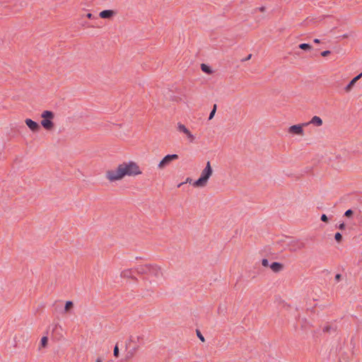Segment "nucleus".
I'll return each instance as SVG.
<instances>
[{
  "label": "nucleus",
  "instance_id": "1",
  "mask_svg": "<svg viewBox=\"0 0 362 362\" xmlns=\"http://www.w3.org/2000/svg\"><path fill=\"white\" fill-rule=\"evenodd\" d=\"M142 172L139 166L134 161L124 162L119 164L116 170L106 171L105 177L110 182H115L122 179L124 176H136L141 175Z\"/></svg>",
  "mask_w": 362,
  "mask_h": 362
},
{
  "label": "nucleus",
  "instance_id": "2",
  "mask_svg": "<svg viewBox=\"0 0 362 362\" xmlns=\"http://www.w3.org/2000/svg\"><path fill=\"white\" fill-rule=\"evenodd\" d=\"M213 173V170L211 166L210 161L206 163V167L203 169L200 177L193 182L192 185L194 187H204L206 185L209 177Z\"/></svg>",
  "mask_w": 362,
  "mask_h": 362
},
{
  "label": "nucleus",
  "instance_id": "3",
  "mask_svg": "<svg viewBox=\"0 0 362 362\" xmlns=\"http://www.w3.org/2000/svg\"><path fill=\"white\" fill-rule=\"evenodd\" d=\"M41 117L43 118L41 121V125L47 130L52 129L54 127V123L52 121L54 117V113L49 110H45Z\"/></svg>",
  "mask_w": 362,
  "mask_h": 362
},
{
  "label": "nucleus",
  "instance_id": "4",
  "mask_svg": "<svg viewBox=\"0 0 362 362\" xmlns=\"http://www.w3.org/2000/svg\"><path fill=\"white\" fill-rule=\"evenodd\" d=\"M178 159V155L177 154H168L165 156L158 163V168L159 169H163L168 165L173 160Z\"/></svg>",
  "mask_w": 362,
  "mask_h": 362
},
{
  "label": "nucleus",
  "instance_id": "5",
  "mask_svg": "<svg viewBox=\"0 0 362 362\" xmlns=\"http://www.w3.org/2000/svg\"><path fill=\"white\" fill-rule=\"evenodd\" d=\"M309 123H303L300 124L292 125L288 128V133L292 134L300 135L304 134L303 127L308 126Z\"/></svg>",
  "mask_w": 362,
  "mask_h": 362
},
{
  "label": "nucleus",
  "instance_id": "6",
  "mask_svg": "<svg viewBox=\"0 0 362 362\" xmlns=\"http://www.w3.org/2000/svg\"><path fill=\"white\" fill-rule=\"evenodd\" d=\"M148 274H151L156 278H158L162 275L161 267L157 264H149Z\"/></svg>",
  "mask_w": 362,
  "mask_h": 362
},
{
  "label": "nucleus",
  "instance_id": "7",
  "mask_svg": "<svg viewBox=\"0 0 362 362\" xmlns=\"http://www.w3.org/2000/svg\"><path fill=\"white\" fill-rule=\"evenodd\" d=\"M177 130L180 132H182L185 134L190 142H193L194 140V135L190 132V131L182 124L178 123L177 124Z\"/></svg>",
  "mask_w": 362,
  "mask_h": 362
},
{
  "label": "nucleus",
  "instance_id": "8",
  "mask_svg": "<svg viewBox=\"0 0 362 362\" xmlns=\"http://www.w3.org/2000/svg\"><path fill=\"white\" fill-rule=\"evenodd\" d=\"M116 14L115 11L109 9L100 11L98 16L103 19H112Z\"/></svg>",
  "mask_w": 362,
  "mask_h": 362
},
{
  "label": "nucleus",
  "instance_id": "9",
  "mask_svg": "<svg viewBox=\"0 0 362 362\" xmlns=\"http://www.w3.org/2000/svg\"><path fill=\"white\" fill-rule=\"evenodd\" d=\"M362 76V72L355 76L354 78L351 80V81L348 83V85L344 88V90L346 93H349L353 87L354 86L355 83L361 78Z\"/></svg>",
  "mask_w": 362,
  "mask_h": 362
},
{
  "label": "nucleus",
  "instance_id": "10",
  "mask_svg": "<svg viewBox=\"0 0 362 362\" xmlns=\"http://www.w3.org/2000/svg\"><path fill=\"white\" fill-rule=\"evenodd\" d=\"M149 264H140L134 268V270L138 274H148Z\"/></svg>",
  "mask_w": 362,
  "mask_h": 362
},
{
  "label": "nucleus",
  "instance_id": "11",
  "mask_svg": "<svg viewBox=\"0 0 362 362\" xmlns=\"http://www.w3.org/2000/svg\"><path fill=\"white\" fill-rule=\"evenodd\" d=\"M132 272V269H124L121 272L120 276L124 279H132V280L137 281L138 279L133 275Z\"/></svg>",
  "mask_w": 362,
  "mask_h": 362
},
{
  "label": "nucleus",
  "instance_id": "12",
  "mask_svg": "<svg viewBox=\"0 0 362 362\" xmlns=\"http://www.w3.org/2000/svg\"><path fill=\"white\" fill-rule=\"evenodd\" d=\"M25 123L30 128V129L34 132H37L40 129V125L31 119H26L25 120Z\"/></svg>",
  "mask_w": 362,
  "mask_h": 362
},
{
  "label": "nucleus",
  "instance_id": "13",
  "mask_svg": "<svg viewBox=\"0 0 362 362\" xmlns=\"http://www.w3.org/2000/svg\"><path fill=\"white\" fill-rule=\"evenodd\" d=\"M138 349H139V346H134L133 349L127 351V352L125 355L124 361H129V360H131L134 356Z\"/></svg>",
  "mask_w": 362,
  "mask_h": 362
},
{
  "label": "nucleus",
  "instance_id": "14",
  "mask_svg": "<svg viewBox=\"0 0 362 362\" xmlns=\"http://www.w3.org/2000/svg\"><path fill=\"white\" fill-rule=\"evenodd\" d=\"M269 267L274 272L277 273L283 269L284 265L281 263L274 262L269 265Z\"/></svg>",
  "mask_w": 362,
  "mask_h": 362
},
{
  "label": "nucleus",
  "instance_id": "15",
  "mask_svg": "<svg viewBox=\"0 0 362 362\" xmlns=\"http://www.w3.org/2000/svg\"><path fill=\"white\" fill-rule=\"evenodd\" d=\"M308 123L309 124H313L317 127H320L322 125V120L320 117L314 116Z\"/></svg>",
  "mask_w": 362,
  "mask_h": 362
},
{
  "label": "nucleus",
  "instance_id": "16",
  "mask_svg": "<svg viewBox=\"0 0 362 362\" xmlns=\"http://www.w3.org/2000/svg\"><path fill=\"white\" fill-rule=\"evenodd\" d=\"M201 69L202 71H204V73L208 74H211L213 72L211 67L205 64H201Z\"/></svg>",
  "mask_w": 362,
  "mask_h": 362
},
{
  "label": "nucleus",
  "instance_id": "17",
  "mask_svg": "<svg viewBox=\"0 0 362 362\" xmlns=\"http://www.w3.org/2000/svg\"><path fill=\"white\" fill-rule=\"evenodd\" d=\"M74 308V303L71 300H68L66 302L64 306V313H69L71 309Z\"/></svg>",
  "mask_w": 362,
  "mask_h": 362
},
{
  "label": "nucleus",
  "instance_id": "18",
  "mask_svg": "<svg viewBox=\"0 0 362 362\" xmlns=\"http://www.w3.org/2000/svg\"><path fill=\"white\" fill-rule=\"evenodd\" d=\"M299 48L303 50H310L312 49V46L307 43H302L299 45Z\"/></svg>",
  "mask_w": 362,
  "mask_h": 362
},
{
  "label": "nucleus",
  "instance_id": "19",
  "mask_svg": "<svg viewBox=\"0 0 362 362\" xmlns=\"http://www.w3.org/2000/svg\"><path fill=\"white\" fill-rule=\"evenodd\" d=\"M48 338L47 337H42L40 341V348H45L47 345Z\"/></svg>",
  "mask_w": 362,
  "mask_h": 362
},
{
  "label": "nucleus",
  "instance_id": "20",
  "mask_svg": "<svg viewBox=\"0 0 362 362\" xmlns=\"http://www.w3.org/2000/svg\"><path fill=\"white\" fill-rule=\"evenodd\" d=\"M216 108H217V105L216 104H214L213 109L209 114V119H211L214 117V116L216 112Z\"/></svg>",
  "mask_w": 362,
  "mask_h": 362
},
{
  "label": "nucleus",
  "instance_id": "21",
  "mask_svg": "<svg viewBox=\"0 0 362 362\" xmlns=\"http://www.w3.org/2000/svg\"><path fill=\"white\" fill-rule=\"evenodd\" d=\"M337 329V327H334L333 328L332 326L330 325H326L324 328H323V332H329L331 330H334V331H336Z\"/></svg>",
  "mask_w": 362,
  "mask_h": 362
},
{
  "label": "nucleus",
  "instance_id": "22",
  "mask_svg": "<svg viewBox=\"0 0 362 362\" xmlns=\"http://www.w3.org/2000/svg\"><path fill=\"white\" fill-rule=\"evenodd\" d=\"M196 334H197V337L202 341V342H204L205 341V338L204 337V336L202 335V334L201 333L200 330L199 329H196Z\"/></svg>",
  "mask_w": 362,
  "mask_h": 362
},
{
  "label": "nucleus",
  "instance_id": "23",
  "mask_svg": "<svg viewBox=\"0 0 362 362\" xmlns=\"http://www.w3.org/2000/svg\"><path fill=\"white\" fill-rule=\"evenodd\" d=\"M119 347H118V345L116 344L114 347L113 355L115 357L117 358V357H119Z\"/></svg>",
  "mask_w": 362,
  "mask_h": 362
},
{
  "label": "nucleus",
  "instance_id": "24",
  "mask_svg": "<svg viewBox=\"0 0 362 362\" xmlns=\"http://www.w3.org/2000/svg\"><path fill=\"white\" fill-rule=\"evenodd\" d=\"M334 239L337 243H340L342 240V235L340 233H336L334 235Z\"/></svg>",
  "mask_w": 362,
  "mask_h": 362
},
{
  "label": "nucleus",
  "instance_id": "25",
  "mask_svg": "<svg viewBox=\"0 0 362 362\" xmlns=\"http://www.w3.org/2000/svg\"><path fill=\"white\" fill-rule=\"evenodd\" d=\"M330 53L331 52L329 50H325L321 52V56L325 57L329 55Z\"/></svg>",
  "mask_w": 362,
  "mask_h": 362
},
{
  "label": "nucleus",
  "instance_id": "26",
  "mask_svg": "<svg viewBox=\"0 0 362 362\" xmlns=\"http://www.w3.org/2000/svg\"><path fill=\"white\" fill-rule=\"evenodd\" d=\"M353 214V211L351 209H348L346 211L344 216L349 217Z\"/></svg>",
  "mask_w": 362,
  "mask_h": 362
},
{
  "label": "nucleus",
  "instance_id": "27",
  "mask_svg": "<svg viewBox=\"0 0 362 362\" xmlns=\"http://www.w3.org/2000/svg\"><path fill=\"white\" fill-rule=\"evenodd\" d=\"M262 266L266 267L269 266V261L267 259H263L262 260Z\"/></svg>",
  "mask_w": 362,
  "mask_h": 362
},
{
  "label": "nucleus",
  "instance_id": "28",
  "mask_svg": "<svg viewBox=\"0 0 362 362\" xmlns=\"http://www.w3.org/2000/svg\"><path fill=\"white\" fill-rule=\"evenodd\" d=\"M58 329H62V327H61V325H59V324H55V325H54V327H53L52 332H57V330Z\"/></svg>",
  "mask_w": 362,
  "mask_h": 362
},
{
  "label": "nucleus",
  "instance_id": "29",
  "mask_svg": "<svg viewBox=\"0 0 362 362\" xmlns=\"http://www.w3.org/2000/svg\"><path fill=\"white\" fill-rule=\"evenodd\" d=\"M334 279H335L336 282L340 281L341 279V274H336L335 277H334Z\"/></svg>",
  "mask_w": 362,
  "mask_h": 362
},
{
  "label": "nucleus",
  "instance_id": "30",
  "mask_svg": "<svg viewBox=\"0 0 362 362\" xmlns=\"http://www.w3.org/2000/svg\"><path fill=\"white\" fill-rule=\"evenodd\" d=\"M321 221L323 222H328V218L325 214H322L320 218Z\"/></svg>",
  "mask_w": 362,
  "mask_h": 362
},
{
  "label": "nucleus",
  "instance_id": "31",
  "mask_svg": "<svg viewBox=\"0 0 362 362\" xmlns=\"http://www.w3.org/2000/svg\"><path fill=\"white\" fill-rule=\"evenodd\" d=\"M86 17L89 19H94L96 18L91 13H88L86 14Z\"/></svg>",
  "mask_w": 362,
  "mask_h": 362
},
{
  "label": "nucleus",
  "instance_id": "32",
  "mask_svg": "<svg viewBox=\"0 0 362 362\" xmlns=\"http://www.w3.org/2000/svg\"><path fill=\"white\" fill-rule=\"evenodd\" d=\"M258 10L260 12H264L266 11V8L264 6H261L259 8H257L255 11Z\"/></svg>",
  "mask_w": 362,
  "mask_h": 362
},
{
  "label": "nucleus",
  "instance_id": "33",
  "mask_svg": "<svg viewBox=\"0 0 362 362\" xmlns=\"http://www.w3.org/2000/svg\"><path fill=\"white\" fill-rule=\"evenodd\" d=\"M345 223H341L339 225L338 228L340 230H344L345 228Z\"/></svg>",
  "mask_w": 362,
  "mask_h": 362
},
{
  "label": "nucleus",
  "instance_id": "34",
  "mask_svg": "<svg viewBox=\"0 0 362 362\" xmlns=\"http://www.w3.org/2000/svg\"><path fill=\"white\" fill-rule=\"evenodd\" d=\"M251 57H252V54H250L249 55H247V57H245V59H242V62H246V61H247V60L250 59H251Z\"/></svg>",
  "mask_w": 362,
  "mask_h": 362
},
{
  "label": "nucleus",
  "instance_id": "35",
  "mask_svg": "<svg viewBox=\"0 0 362 362\" xmlns=\"http://www.w3.org/2000/svg\"><path fill=\"white\" fill-rule=\"evenodd\" d=\"M304 247H305V244H304L303 243H300L298 244V248L299 250L303 249V248H304Z\"/></svg>",
  "mask_w": 362,
  "mask_h": 362
},
{
  "label": "nucleus",
  "instance_id": "36",
  "mask_svg": "<svg viewBox=\"0 0 362 362\" xmlns=\"http://www.w3.org/2000/svg\"><path fill=\"white\" fill-rule=\"evenodd\" d=\"M143 338H144L143 336H139V337H137V341L139 342H140L143 339Z\"/></svg>",
  "mask_w": 362,
  "mask_h": 362
},
{
  "label": "nucleus",
  "instance_id": "37",
  "mask_svg": "<svg viewBox=\"0 0 362 362\" xmlns=\"http://www.w3.org/2000/svg\"><path fill=\"white\" fill-rule=\"evenodd\" d=\"M314 42L316 43V44H319L320 42V40L319 39H315L314 40Z\"/></svg>",
  "mask_w": 362,
  "mask_h": 362
},
{
  "label": "nucleus",
  "instance_id": "38",
  "mask_svg": "<svg viewBox=\"0 0 362 362\" xmlns=\"http://www.w3.org/2000/svg\"><path fill=\"white\" fill-rule=\"evenodd\" d=\"M192 181V180L189 177H187V180H186V182H189L191 183V182Z\"/></svg>",
  "mask_w": 362,
  "mask_h": 362
},
{
  "label": "nucleus",
  "instance_id": "39",
  "mask_svg": "<svg viewBox=\"0 0 362 362\" xmlns=\"http://www.w3.org/2000/svg\"><path fill=\"white\" fill-rule=\"evenodd\" d=\"M95 362H103L101 358H98L96 360H95Z\"/></svg>",
  "mask_w": 362,
  "mask_h": 362
},
{
  "label": "nucleus",
  "instance_id": "40",
  "mask_svg": "<svg viewBox=\"0 0 362 362\" xmlns=\"http://www.w3.org/2000/svg\"><path fill=\"white\" fill-rule=\"evenodd\" d=\"M88 28H98V26H95V25H88Z\"/></svg>",
  "mask_w": 362,
  "mask_h": 362
},
{
  "label": "nucleus",
  "instance_id": "41",
  "mask_svg": "<svg viewBox=\"0 0 362 362\" xmlns=\"http://www.w3.org/2000/svg\"><path fill=\"white\" fill-rule=\"evenodd\" d=\"M136 259H141V257H136Z\"/></svg>",
  "mask_w": 362,
  "mask_h": 362
}]
</instances>
